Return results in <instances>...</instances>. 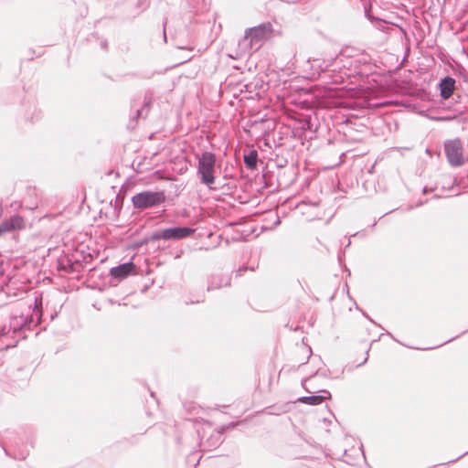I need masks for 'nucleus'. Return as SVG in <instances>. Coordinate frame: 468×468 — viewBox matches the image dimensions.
<instances>
[{
  "label": "nucleus",
  "instance_id": "nucleus-1",
  "mask_svg": "<svg viewBox=\"0 0 468 468\" xmlns=\"http://www.w3.org/2000/svg\"><path fill=\"white\" fill-rule=\"evenodd\" d=\"M43 311L41 300H34V306L28 304L19 314L14 313L9 319V324L4 325L0 330V335H12L17 338L16 343L27 338V332H31L42 321Z\"/></svg>",
  "mask_w": 468,
  "mask_h": 468
},
{
  "label": "nucleus",
  "instance_id": "nucleus-39",
  "mask_svg": "<svg viewBox=\"0 0 468 468\" xmlns=\"http://www.w3.org/2000/svg\"><path fill=\"white\" fill-rule=\"evenodd\" d=\"M346 271H347L348 276H350L351 271L348 269H346Z\"/></svg>",
  "mask_w": 468,
  "mask_h": 468
},
{
  "label": "nucleus",
  "instance_id": "nucleus-38",
  "mask_svg": "<svg viewBox=\"0 0 468 468\" xmlns=\"http://www.w3.org/2000/svg\"><path fill=\"white\" fill-rule=\"evenodd\" d=\"M342 54H343V51H341V52L339 53V55H336V56H335V59H337V58H338V57H339L340 55H342Z\"/></svg>",
  "mask_w": 468,
  "mask_h": 468
},
{
  "label": "nucleus",
  "instance_id": "nucleus-32",
  "mask_svg": "<svg viewBox=\"0 0 468 468\" xmlns=\"http://www.w3.org/2000/svg\"><path fill=\"white\" fill-rule=\"evenodd\" d=\"M248 270V268H246L245 266L243 267H240L238 271H237V276H241L243 274L244 271H246Z\"/></svg>",
  "mask_w": 468,
  "mask_h": 468
},
{
  "label": "nucleus",
  "instance_id": "nucleus-36",
  "mask_svg": "<svg viewBox=\"0 0 468 468\" xmlns=\"http://www.w3.org/2000/svg\"><path fill=\"white\" fill-rule=\"evenodd\" d=\"M440 197H440V196H438V195H434V196L432 197V198H434V199H438V198H440Z\"/></svg>",
  "mask_w": 468,
  "mask_h": 468
},
{
  "label": "nucleus",
  "instance_id": "nucleus-6",
  "mask_svg": "<svg viewBox=\"0 0 468 468\" xmlns=\"http://www.w3.org/2000/svg\"><path fill=\"white\" fill-rule=\"evenodd\" d=\"M272 32V26L270 22L260 24L256 27L245 30V39H250V42H259L262 39L268 38Z\"/></svg>",
  "mask_w": 468,
  "mask_h": 468
},
{
  "label": "nucleus",
  "instance_id": "nucleus-10",
  "mask_svg": "<svg viewBox=\"0 0 468 468\" xmlns=\"http://www.w3.org/2000/svg\"><path fill=\"white\" fill-rule=\"evenodd\" d=\"M24 107V118L26 122L34 123L41 120L42 112L40 109L37 108L36 101L34 100L27 101V102H25Z\"/></svg>",
  "mask_w": 468,
  "mask_h": 468
},
{
  "label": "nucleus",
  "instance_id": "nucleus-30",
  "mask_svg": "<svg viewBox=\"0 0 468 468\" xmlns=\"http://www.w3.org/2000/svg\"><path fill=\"white\" fill-rule=\"evenodd\" d=\"M426 202H427V200H426V201H419V202H417V204H416L415 206H413V205L409 206V207H408V208H407V210H411V209H413L414 207H419L422 206V205H423L424 203H426Z\"/></svg>",
  "mask_w": 468,
  "mask_h": 468
},
{
  "label": "nucleus",
  "instance_id": "nucleus-4",
  "mask_svg": "<svg viewBox=\"0 0 468 468\" xmlns=\"http://www.w3.org/2000/svg\"><path fill=\"white\" fill-rule=\"evenodd\" d=\"M196 229L188 226H173L165 229H158L154 231L153 239L164 241L181 240L191 237Z\"/></svg>",
  "mask_w": 468,
  "mask_h": 468
},
{
  "label": "nucleus",
  "instance_id": "nucleus-29",
  "mask_svg": "<svg viewBox=\"0 0 468 468\" xmlns=\"http://www.w3.org/2000/svg\"><path fill=\"white\" fill-rule=\"evenodd\" d=\"M185 251L183 249H179L176 251L174 258L175 259H180L184 255Z\"/></svg>",
  "mask_w": 468,
  "mask_h": 468
},
{
  "label": "nucleus",
  "instance_id": "nucleus-18",
  "mask_svg": "<svg viewBox=\"0 0 468 468\" xmlns=\"http://www.w3.org/2000/svg\"><path fill=\"white\" fill-rule=\"evenodd\" d=\"M365 16L372 23H375V26L381 30H384V28L387 26L386 20L375 17L373 15H371L367 9L365 10Z\"/></svg>",
  "mask_w": 468,
  "mask_h": 468
},
{
  "label": "nucleus",
  "instance_id": "nucleus-7",
  "mask_svg": "<svg viewBox=\"0 0 468 468\" xmlns=\"http://www.w3.org/2000/svg\"><path fill=\"white\" fill-rule=\"evenodd\" d=\"M135 271V264L132 261H129L117 266L112 267L109 271V274L112 280L122 282L129 276L134 274Z\"/></svg>",
  "mask_w": 468,
  "mask_h": 468
},
{
  "label": "nucleus",
  "instance_id": "nucleus-40",
  "mask_svg": "<svg viewBox=\"0 0 468 468\" xmlns=\"http://www.w3.org/2000/svg\"><path fill=\"white\" fill-rule=\"evenodd\" d=\"M4 450H5V454H6V455H9V453H8L7 450H6V449H5V448H4Z\"/></svg>",
  "mask_w": 468,
  "mask_h": 468
},
{
  "label": "nucleus",
  "instance_id": "nucleus-27",
  "mask_svg": "<svg viewBox=\"0 0 468 468\" xmlns=\"http://www.w3.org/2000/svg\"><path fill=\"white\" fill-rule=\"evenodd\" d=\"M467 454H468V451L463 452V454L459 455L457 458L445 463L444 464H452V463H456L457 461H459L460 459H462L463 456H465Z\"/></svg>",
  "mask_w": 468,
  "mask_h": 468
},
{
  "label": "nucleus",
  "instance_id": "nucleus-16",
  "mask_svg": "<svg viewBox=\"0 0 468 468\" xmlns=\"http://www.w3.org/2000/svg\"><path fill=\"white\" fill-rule=\"evenodd\" d=\"M58 270L64 271L68 273L76 272V269L72 265L71 258L69 256H66L63 259L58 261Z\"/></svg>",
  "mask_w": 468,
  "mask_h": 468
},
{
  "label": "nucleus",
  "instance_id": "nucleus-35",
  "mask_svg": "<svg viewBox=\"0 0 468 468\" xmlns=\"http://www.w3.org/2000/svg\"><path fill=\"white\" fill-rule=\"evenodd\" d=\"M163 35H164V40L166 41L165 23H164Z\"/></svg>",
  "mask_w": 468,
  "mask_h": 468
},
{
  "label": "nucleus",
  "instance_id": "nucleus-26",
  "mask_svg": "<svg viewBox=\"0 0 468 468\" xmlns=\"http://www.w3.org/2000/svg\"><path fill=\"white\" fill-rule=\"evenodd\" d=\"M311 356H312V349L310 346H308V356H307L306 359L304 361H303L297 367H294L293 369L296 370L300 366L305 365L306 363H308Z\"/></svg>",
  "mask_w": 468,
  "mask_h": 468
},
{
  "label": "nucleus",
  "instance_id": "nucleus-28",
  "mask_svg": "<svg viewBox=\"0 0 468 468\" xmlns=\"http://www.w3.org/2000/svg\"><path fill=\"white\" fill-rule=\"evenodd\" d=\"M436 188H437V186H434V187L424 186V187L422 188V193H423L424 195H427V194H429V193L433 192Z\"/></svg>",
  "mask_w": 468,
  "mask_h": 468
},
{
  "label": "nucleus",
  "instance_id": "nucleus-11",
  "mask_svg": "<svg viewBox=\"0 0 468 468\" xmlns=\"http://www.w3.org/2000/svg\"><path fill=\"white\" fill-rule=\"evenodd\" d=\"M231 277L229 275L213 274L207 279V290L213 291L222 287L230 286Z\"/></svg>",
  "mask_w": 468,
  "mask_h": 468
},
{
  "label": "nucleus",
  "instance_id": "nucleus-2",
  "mask_svg": "<svg viewBox=\"0 0 468 468\" xmlns=\"http://www.w3.org/2000/svg\"><path fill=\"white\" fill-rule=\"evenodd\" d=\"M133 207L137 211H144L150 208L158 207L166 201V195L164 190H143L131 198Z\"/></svg>",
  "mask_w": 468,
  "mask_h": 468
},
{
  "label": "nucleus",
  "instance_id": "nucleus-17",
  "mask_svg": "<svg viewBox=\"0 0 468 468\" xmlns=\"http://www.w3.org/2000/svg\"><path fill=\"white\" fill-rule=\"evenodd\" d=\"M148 114H146L145 111L143 108H137L135 110V114L133 117L130 118L129 123L127 125L128 129H133L136 126L138 119H145Z\"/></svg>",
  "mask_w": 468,
  "mask_h": 468
},
{
  "label": "nucleus",
  "instance_id": "nucleus-15",
  "mask_svg": "<svg viewBox=\"0 0 468 468\" xmlns=\"http://www.w3.org/2000/svg\"><path fill=\"white\" fill-rule=\"evenodd\" d=\"M154 101V93L152 90H146L144 94V100L143 103L141 105V108H143L146 114L149 113L153 104Z\"/></svg>",
  "mask_w": 468,
  "mask_h": 468
},
{
  "label": "nucleus",
  "instance_id": "nucleus-41",
  "mask_svg": "<svg viewBox=\"0 0 468 468\" xmlns=\"http://www.w3.org/2000/svg\"><path fill=\"white\" fill-rule=\"evenodd\" d=\"M395 209L389 210L387 214L392 213Z\"/></svg>",
  "mask_w": 468,
  "mask_h": 468
},
{
  "label": "nucleus",
  "instance_id": "nucleus-14",
  "mask_svg": "<svg viewBox=\"0 0 468 468\" xmlns=\"http://www.w3.org/2000/svg\"><path fill=\"white\" fill-rule=\"evenodd\" d=\"M71 258L72 265L76 269V272L82 271L89 261L92 259L90 254L83 255L77 254L69 256Z\"/></svg>",
  "mask_w": 468,
  "mask_h": 468
},
{
  "label": "nucleus",
  "instance_id": "nucleus-3",
  "mask_svg": "<svg viewBox=\"0 0 468 468\" xmlns=\"http://www.w3.org/2000/svg\"><path fill=\"white\" fill-rule=\"evenodd\" d=\"M215 165L216 154L211 152L205 151L198 159L197 176L202 184L213 189L212 185L215 183Z\"/></svg>",
  "mask_w": 468,
  "mask_h": 468
},
{
  "label": "nucleus",
  "instance_id": "nucleus-24",
  "mask_svg": "<svg viewBox=\"0 0 468 468\" xmlns=\"http://www.w3.org/2000/svg\"><path fill=\"white\" fill-rule=\"evenodd\" d=\"M460 75L463 79V81L468 85V72L463 69V70L460 72Z\"/></svg>",
  "mask_w": 468,
  "mask_h": 468
},
{
  "label": "nucleus",
  "instance_id": "nucleus-5",
  "mask_svg": "<svg viewBox=\"0 0 468 468\" xmlns=\"http://www.w3.org/2000/svg\"><path fill=\"white\" fill-rule=\"evenodd\" d=\"M443 148L448 163L453 167H459L463 164V148L460 138L446 140Z\"/></svg>",
  "mask_w": 468,
  "mask_h": 468
},
{
  "label": "nucleus",
  "instance_id": "nucleus-20",
  "mask_svg": "<svg viewBox=\"0 0 468 468\" xmlns=\"http://www.w3.org/2000/svg\"><path fill=\"white\" fill-rule=\"evenodd\" d=\"M353 63H355L356 67L357 65H369L370 60L367 56H361L359 58H356L353 60Z\"/></svg>",
  "mask_w": 468,
  "mask_h": 468
},
{
  "label": "nucleus",
  "instance_id": "nucleus-33",
  "mask_svg": "<svg viewBox=\"0 0 468 468\" xmlns=\"http://www.w3.org/2000/svg\"><path fill=\"white\" fill-rule=\"evenodd\" d=\"M275 218H276V219H275V221H274V223H273V228H275V227L279 226V225L281 224V222H282V221H281V218H279V216H278V215H275Z\"/></svg>",
  "mask_w": 468,
  "mask_h": 468
},
{
  "label": "nucleus",
  "instance_id": "nucleus-31",
  "mask_svg": "<svg viewBox=\"0 0 468 468\" xmlns=\"http://www.w3.org/2000/svg\"><path fill=\"white\" fill-rule=\"evenodd\" d=\"M100 46L103 50H107L108 49V41L106 39L101 40L100 43Z\"/></svg>",
  "mask_w": 468,
  "mask_h": 468
},
{
  "label": "nucleus",
  "instance_id": "nucleus-9",
  "mask_svg": "<svg viewBox=\"0 0 468 468\" xmlns=\"http://www.w3.org/2000/svg\"><path fill=\"white\" fill-rule=\"evenodd\" d=\"M456 80L451 76H445L440 80L437 88L440 90V96L443 100H448L453 94Z\"/></svg>",
  "mask_w": 468,
  "mask_h": 468
},
{
  "label": "nucleus",
  "instance_id": "nucleus-34",
  "mask_svg": "<svg viewBox=\"0 0 468 468\" xmlns=\"http://www.w3.org/2000/svg\"><path fill=\"white\" fill-rule=\"evenodd\" d=\"M370 350V347L367 350V356L365 357L364 361L360 364L357 365V367H361L362 365H364L365 363H367V359H368V352Z\"/></svg>",
  "mask_w": 468,
  "mask_h": 468
},
{
  "label": "nucleus",
  "instance_id": "nucleus-25",
  "mask_svg": "<svg viewBox=\"0 0 468 468\" xmlns=\"http://www.w3.org/2000/svg\"><path fill=\"white\" fill-rule=\"evenodd\" d=\"M458 184H459V183H458L457 179H456V178H454V179L452 180V183L451 185H449V186H442V190H451V189H452V187H453L454 186H458Z\"/></svg>",
  "mask_w": 468,
  "mask_h": 468
},
{
  "label": "nucleus",
  "instance_id": "nucleus-19",
  "mask_svg": "<svg viewBox=\"0 0 468 468\" xmlns=\"http://www.w3.org/2000/svg\"><path fill=\"white\" fill-rule=\"evenodd\" d=\"M154 236V231L152 233H149L147 235H145L143 239L137 240L134 244H133V248L134 249H140L151 242H155V241H158L157 239H153L152 237Z\"/></svg>",
  "mask_w": 468,
  "mask_h": 468
},
{
  "label": "nucleus",
  "instance_id": "nucleus-13",
  "mask_svg": "<svg viewBox=\"0 0 468 468\" xmlns=\"http://www.w3.org/2000/svg\"><path fill=\"white\" fill-rule=\"evenodd\" d=\"M259 154L255 149L250 150L243 156L245 166L250 170H255L258 166Z\"/></svg>",
  "mask_w": 468,
  "mask_h": 468
},
{
  "label": "nucleus",
  "instance_id": "nucleus-37",
  "mask_svg": "<svg viewBox=\"0 0 468 468\" xmlns=\"http://www.w3.org/2000/svg\"><path fill=\"white\" fill-rule=\"evenodd\" d=\"M459 335L455 336V337H452V339H449L448 341H446L445 343H448V342H452V340L457 338Z\"/></svg>",
  "mask_w": 468,
  "mask_h": 468
},
{
  "label": "nucleus",
  "instance_id": "nucleus-42",
  "mask_svg": "<svg viewBox=\"0 0 468 468\" xmlns=\"http://www.w3.org/2000/svg\"><path fill=\"white\" fill-rule=\"evenodd\" d=\"M468 332V329L467 330H464L462 334H464V333H467Z\"/></svg>",
  "mask_w": 468,
  "mask_h": 468
},
{
  "label": "nucleus",
  "instance_id": "nucleus-22",
  "mask_svg": "<svg viewBox=\"0 0 468 468\" xmlns=\"http://www.w3.org/2000/svg\"><path fill=\"white\" fill-rule=\"evenodd\" d=\"M457 118H458V116L456 114H447V115L437 117L436 120L441 121V122H451V121L457 120Z\"/></svg>",
  "mask_w": 468,
  "mask_h": 468
},
{
  "label": "nucleus",
  "instance_id": "nucleus-21",
  "mask_svg": "<svg viewBox=\"0 0 468 468\" xmlns=\"http://www.w3.org/2000/svg\"><path fill=\"white\" fill-rule=\"evenodd\" d=\"M349 299H350V300H352V301H354V303H355V305H356V308L361 312V314H362V315H363L364 317H366L368 321H370V322H371V323H373L374 324H376V325H378V326H380V324H377V323H376V322H375V321H374V320H373V319H372V318H371V317H370V316H369V315H368V314H367L364 310H362V309H360V308L358 307V305H357V303H356V301H355V300H354L350 295H349Z\"/></svg>",
  "mask_w": 468,
  "mask_h": 468
},
{
  "label": "nucleus",
  "instance_id": "nucleus-8",
  "mask_svg": "<svg viewBox=\"0 0 468 468\" xmlns=\"http://www.w3.org/2000/svg\"><path fill=\"white\" fill-rule=\"evenodd\" d=\"M25 228V220L22 216L15 214L4 218L0 222V236L5 233H12Z\"/></svg>",
  "mask_w": 468,
  "mask_h": 468
},
{
  "label": "nucleus",
  "instance_id": "nucleus-23",
  "mask_svg": "<svg viewBox=\"0 0 468 468\" xmlns=\"http://www.w3.org/2000/svg\"><path fill=\"white\" fill-rule=\"evenodd\" d=\"M316 375H319L323 378H333L332 375H331V371L329 369H324V370H321V369H318L314 376H316Z\"/></svg>",
  "mask_w": 468,
  "mask_h": 468
},
{
  "label": "nucleus",
  "instance_id": "nucleus-12",
  "mask_svg": "<svg viewBox=\"0 0 468 468\" xmlns=\"http://www.w3.org/2000/svg\"><path fill=\"white\" fill-rule=\"evenodd\" d=\"M320 392L323 393V395L313 394L310 396H303L300 397L297 401L307 405L316 406L322 404L326 399H332V395L328 390L323 389Z\"/></svg>",
  "mask_w": 468,
  "mask_h": 468
}]
</instances>
